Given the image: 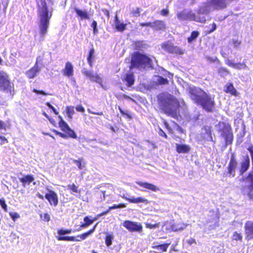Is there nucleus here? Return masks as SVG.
<instances>
[{"instance_id":"20","label":"nucleus","mask_w":253,"mask_h":253,"mask_svg":"<svg viewBox=\"0 0 253 253\" xmlns=\"http://www.w3.org/2000/svg\"><path fill=\"white\" fill-rule=\"evenodd\" d=\"M187 226V224L181 221L173 222L170 225V228L173 232H178L184 230Z\"/></svg>"},{"instance_id":"6","label":"nucleus","mask_w":253,"mask_h":253,"mask_svg":"<svg viewBox=\"0 0 253 253\" xmlns=\"http://www.w3.org/2000/svg\"><path fill=\"white\" fill-rule=\"evenodd\" d=\"M219 127L218 132L221 133V136L223 137L226 145L232 143L234 135L231 125L225 122H219L218 123Z\"/></svg>"},{"instance_id":"4","label":"nucleus","mask_w":253,"mask_h":253,"mask_svg":"<svg viewBox=\"0 0 253 253\" xmlns=\"http://www.w3.org/2000/svg\"><path fill=\"white\" fill-rule=\"evenodd\" d=\"M131 68L145 69L152 67V59L146 55L134 52L131 55Z\"/></svg>"},{"instance_id":"15","label":"nucleus","mask_w":253,"mask_h":253,"mask_svg":"<svg viewBox=\"0 0 253 253\" xmlns=\"http://www.w3.org/2000/svg\"><path fill=\"white\" fill-rule=\"evenodd\" d=\"M48 192L45 194V198L47 200L50 206L56 207L58 204L57 194L53 191L48 189Z\"/></svg>"},{"instance_id":"44","label":"nucleus","mask_w":253,"mask_h":253,"mask_svg":"<svg viewBox=\"0 0 253 253\" xmlns=\"http://www.w3.org/2000/svg\"><path fill=\"white\" fill-rule=\"evenodd\" d=\"M83 74L86 77H88L91 81L93 82L94 80V76H95V74H93L91 72L85 71L83 72Z\"/></svg>"},{"instance_id":"25","label":"nucleus","mask_w":253,"mask_h":253,"mask_svg":"<svg viewBox=\"0 0 253 253\" xmlns=\"http://www.w3.org/2000/svg\"><path fill=\"white\" fill-rule=\"evenodd\" d=\"M226 64L228 66L237 70H241L247 68V66L245 62L242 63H234L230 60H227L226 61Z\"/></svg>"},{"instance_id":"49","label":"nucleus","mask_w":253,"mask_h":253,"mask_svg":"<svg viewBox=\"0 0 253 253\" xmlns=\"http://www.w3.org/2000/svg\"><path fill=\"white\" fill-rule=\"evenodd\" d=\"M9 215L13 221H16V219L20 218V215L16 212H11Z\"/></svg>"},{"instance_id":"58","label":"nucleus","mask_w":253,"mask_h":253,"mask_svg":"<svg viewBox=\"0 0 253 253\" xmlns=\"http://www.w3.org/2000/svg\"><path fill=\"white\" fill-rule=\"evenodd\" d=\"M9 126L6 125L4 122L0 120V130L4 129L6 130L7 128Z\"/></svg>"},{"instance_id":"60","label":"nucleus","mask_w":253,"mask_h":253,"mask_svg":"<svg viewBox=\"0 0 253 253\" xmlns=\"http://www.w3.org/2000/svg\"><path fill=\"white\" fill-rule=\"evenodd\" d=\"M119 110L121 113L122 115H126L127 118H128L129 119H132V116H131L130 113H125L120 107H119Z\"/></svg>"},{"instance_id":"31","label":"nucleus","mask_w":253,"mask_h":253,"mask_svg":"<svg viewBox=\"0 0 253 253\" xmlns=\"http://www.w3.org/2000/svg\"><path fill=\"white\" fill-rule=\"evenodd\" d=\"M244 179L248 184L249 190H253V172H249Z\"/></svg>"},{"instance_id":"61","label":"nucleus","mask_w":253,"mask_h":253,"mask_svg":"<svg viewBox=\"0 0 253 253\" xmlns=\"http://www.w3.org/2000/svg\"><path fill=\"white\" fill-rule=\"evenodd\" d=\"M77 111L83 113L85 111L84 107L82 105H79L76 107Z\"/></svg>"},{"instance_id":"57","label":"nucleus","mask_w":253,"mask_h":253,"mask_svg":"<svg viewBox=\"0 0 253 253\" xmlns=\"http://www.w3.org/2000/svg\"><path fill=\"white\" fill-rule=\"evenodd\" d=\"M45 105L51 109L55 115H58L59 112L55 109V108L48 102L45 103Z\"/></svg>"},{"instance_id":"56","label":"nucleus","mask_w":253,"mask_h":253,"mask_svg":"<svg viewBox=\"0 0 253 253\" xmlns=\"http://www.w3.org/2000/svg\"><path fill=\"white\" fill-rule=\"evenodd\" d=\"M82 159L79 160H74L73 161V163L76 164L80 169H83L82 166Z\"/></svg>"},{"instance_id":"45","label":"nucleus","mask_w":253,"mask_h":253,"mask_svg":"<svg viewBox=\"0 0 253 253\" xmlns=\"http://www.w3.org/2000/svg\"><path fill=\"white\" fill-rule=\"evenodd\" d=\"M41 219L45 222H48L50 220V217L48 213H44L40 215Z\"/></svg>"},{"instance_id":"40","label":"nucleus","mask_w":253,"mask_h":253,"mask_svg":"<svg viewBox=\"0 0 253 253\" xmlns=\"http://www.w3.org/2000/svg\"><path fill=\"white\" fill-rule=\"evenodd\" d=\"M114 236L112 234H107L105 237V244L107 246L109 247L112 244Z\"/></svg>"},{"instance_id":"18","label":"nucleus","mask_w":253,"mask_h":253,"mask_svg":"<svg viewBox=\"0 0 253 253\" xmlns=\"http://www.w3.org/2000/svg\"><path fill=\"white\" fill-rule=\"evenodd\" d=\"M152 28L155 31H164L167 29V26L163 20H156L152 22Z\"/></svg>"},{"instance_id":"47","label":"nucleus","mask_w":253,"mask_h":253,"mask_svg":"<svg viewBox=\"0 0 253 253\" xmlns=\"http://www.w3.org/2000/svg\"><path fill=\"white\" fill-rule=\"evenodd\" d=\"M145 227L147 228H149L150 229H154L157 227H159V223H156L155 224H151L149 223H145Z\"/></svg>"},{"instance_id":"51","label":"nucleus","mask_w":253,"mask_h":253,"mask_svg":"<svg viewBox=\"0 0 253 253\" xmlns=\"http://www.w3.org/2000/svg\"><path fill=\"white\" fill-rule=\"evenodd\" d=\"M93 82L99 84L102 87L103 86L102 78L98 75L95 74V76H94V80Z\"/></svg>"},{"instance_id":"41","label":"nucleus","mask_w":253,"mask_h":253,"mask_svg":"<svg viewBox=\"0 0 253 253\" xmlns=\"http://www.w3.org/2000/svg\"><path fill=\"white\" fill-rule=\"evenodd\" d=\"M217 73L221 77H224L229 74V71L224 67H220L217 70Z\"/></svg>"},{"instance_id":"27","label":"nucleus","mask_w":253,"mask_h":253,"mask_svg":"<svg viewBox=\"0 0 253 253\" xmlns=\"http://www.w3.org/2000/svg\"><path fill=\"white\" fill-rule=\"evenodd\" d=\"M175 147L176 152L179 154L188 153L191 149L190 147L187 144H176Z\"/></svg>"},{"instance_id":"38","label":"nucleus","mask_w":253,"mask_h":253,"mask_svg":"<svg viewBox=\"0 0 253 253\" xmlns=\"http://www.w3.org/2000/svg\"><path fill=\"white\" fill-rule=\"evenodd\" d=\"M68 189L70 190L71 193H76L78 194L81 193V190L78 189V187L75 184H69L68 185Z\"/></svg>"},{"instance_id":"13","label":"nucleus","mask_w":253,"mask_h":253,"mask_svg":"<svg viewBox=\"0 0 253 253\" xmlns=\"http://www.w3.org/2000/svg\"><path fill=\"white\" fill-rule=\"evenodd\" d=\"M123 226L131 232H140L142 230V225L136 222H133L130 220H125L123 222Z\"/></svg>"},{"instance_id":"63","label":"nucleus","mask_w":253,"mask_h":253,"mask_svg":"<svg viewBox=\"0 0 253 253\" xmlns=\"http://www.w3.org/2000/svg\"><path fill=\"white\" fill-rule=\"evenodd\" d=\"M43 59V54L41 55H39L36 59V61L35 63H37V66H39V63L42 62Z\"/></svg>"},{"instance_id":"14","label":"nucleus","mask_w":253,"mask_h":253,"mask_svg":"<svg viewBox=\"0 0 253 253\" xmlns=\"http://www.w3.org/2000/svg\"><path fill=\"white\" fill-rule=\"evenodd\" d=\"M245 239L247 241L253 240V221L248 220L244 225Z\"/></svg>"},{"instance_id":"11","label":"nucleus","mask_w":253,"mask_h":253,"mask_svg":"<svg viewBox=\"0 0 253 253\" xmlns=\"http://www.w3.org/2000/svg\"><path fill=\"white\" fill-rule=\"evenodd\" d=\"M213 129L211 126L205 125L201 128L200 137L202 140L208 142H213Z\"/></svg>"},{"instance_id":"21","label":"nucleus","mask_w":253,"mask_h":253,"mask_svg":"<svg viewBox=\"0 0 253 253\" xmlns=\"http://www.w3.org/2000/svg\"><path fill=\"white\" fill-rule=\"evenodd\" d=\"M40 70L41 68L37 66V63H35L33 67L26 72L25 74L28 79H32L36 76Z\"/></svg>"},{"instance_id":"53","label":"nucleus","mask_w":253,"mask_h":253,"mask_svg":"<svg viewBox=\"0 0 253 253\" xmlns=\"http://www.w3.org/2000/svg\"><path fill=\"white\" fill-rule=\"evenodd\" d=\"M158 133L159 135L163 137H164L166 139L168 138V136L167 134L165 132V131L160 127H158Z\"/></svg>"},{"instance_id":"64","label":"nucleus","mask_w":253,"mask_h":253,"mask_svg":"<svg viewBox=\"0 0 253 253\" xmlns=\"http://www.w3.org/2000/svg\"><path fill=\"white\" fill-rule=\"evenodd\" d=\"M160 13L162 16H166L169 14V10L168 8L163 9L161 10Z\"/></svg>"},{"instance_id":"28","label":"nucleus","mask_w":253,"mask_h":253,"mask_svg":"<svg viewBox=\"0 0 253 253\" xmlns=\"http://www.w3.org/2000/svg\"><path fill=\"white\" fill-rule=\"evenodd\" d=\"M126 204H125V203H120L118 205H114L111 207H109V208L107 210H106V211H103L102 212H101L100 213L98 214L97 215V217H100L104 215H106L111 210H114V209H119V208H126Z\"/></svg>"},{"instance_id":"30","label":"nucleus","mask_w":253,"mask_h":253,"mask_svg":"<svg viewBox=\"0 0 253 253\" xmlns=\"http://www.w3.org/2000/svg\"><path fill=\"white\" fill-rule=\"evenodd\" d=\"M126 82V85L128 87L132 85L134 83V76L133 73L127 74L123 80Z\"/></svg>"},{"instance_id":"37","label":"nucleus","mask_w":253,"mask_h":253,"mask_svg":"<svg viewBox=\"0 0 253 253\" xmlns=\"http://www.w3.org/2000/svg\"><path fill=\"white\" fill-rule=\"evenodd\" d=\"M66 112L68 118L72 119L75 113L74 107L73 106H67L66 107Z\"/></svg>"},{"instance_id":"32","label":"nucleus","mask_w":253,"mask_h":253,"mask_svg":"<svg viewBox=\"0 0 253 253\" xmlns=\"http://www.w3.org/2000/svg\"><path fill=\"white\" fill-rule=\"evenodd\" d=\"M97 218V217H95L91 219L90 218V216H87L84 217V222L81 224L80 228H83L88 226L89 225L91 224L95 220H96Z\"/></svg>"},{"instance_id":"50","label":"nucleus","mask_w":253,"mask_h":253,"mask_svg":"<svg viewBox=\"0 0 253 253\" xmlns=\"http://www.w3.org/2000/svg\"><path fill=\"white\" fill-rule=\"evenodd\" d=\"M172 123L174 124L176 130H177L179 133H183L184 132V129L177 123L174 121H172Z\"/></svg>"},{"instance_id":"62","label":"nucleus","mask_w":253,"mask_h":253,"mask_svg":"<svg viewBox=\"0 0 253 253\" xmlns=\"http://www.w3.org/2000/svg\"><path fill=\"white\" fill-rule=\"evenodd\" d=\"M139 25L141 27H150L152 28V22H145V23H140Z\"/></svg>"},{"instance_id":"39","label":"nucleus","mask_w":253,"mask_h":253,"mask_svg":"<svg viewBox=\"0 0 253 253\" xmlns=\"http://www.w3.org/2000/svg\"><path fill=\"white\" fill-rule=\"evenodd\" d=\"M232 240L236 241H242L243 240L242 233H239L237 231L234 232L232 236Z\"/></svg>"},{"instance_id":"34","label":"nucleus","mask_w":253,"mask_h":253,"mask_svg":"<svg viewBox=\"0 0 253 253\" xmlns=\"http://www.w3.org/2000/svg\"><path fill=\"white\" fill-rule=\"evenodd\" d=\"M169 245V244L165 243L160 245H154L152 246V248L154 249L158 250L161 251V252H165L167 251V249Z\"/></svg>"},{"instance_id":"55","label":"nucleus","mask_w":253,"mask_h":253,"mask_svg":"<svg viewBox=\"0 0 253 253\" xmlns=\"http://www.w3.org/2000/svg\"><path fill=\"white\" fill-rule=\"evenodd\" d=\"M0 205L5 211H7V206L4 199H0Z\"/></svg>"},{"instance_id":"54","label":"nucleus","mask_w":253,"mask_h":253,"mask_svg":"<svg viewBox=\"0 0 253 253\" xmlns=\"http://www.w3.org/2000/svg\"><path fill=\"white\" fill-rule=\"evenodd\" d=\"M97 23L96 21L93 20L91 24V27L93 28V34H96L98 33V29L97 28Z\"/></svg>"},{"instance_id":"52","label":"nucleus","mask_w":253,"mask_h":253,"mask_svg":"<svg viewBox=\"0 0 253 253\" xmlns=\"http://www.w3.org/2000/svg\"><path fill=\"white\" fill-rule=\"evenodd\" d=\"M247 150L250 152L251 154V157L252 159V171L251 172H253V145H250L248 148Z\"/></svg>"},{"instance_id":"46","label":"nucleus","mask_w":253,"mask_h":253,"mask_svg":"<svg viewBox=\"0 0 253 253\" xmlns=\"http://www.w3.org/2000/svg\"><path fill=\"white\" fill-rule=\"evenodd\" d=\"M142 10L139 7H137L135 9L132 10L131 14L134 17H139L140 15V12Z\"/></svg>"},{"instance_id":"5","label":"nucleus","mask_w":253,"mask_h":253,"mask_svg":"<svg viewBox=\"0 0 253 253\" xmlns=\"http://www.w3.org/2000/svg\"><path fill=\"white\" fill-rule=\"evenodd\" d=\"M58 118L59 119L58 123L59 126L60 128V129L63 131L64 133L54 129L52 130V131L55 134L59 135L60 137L63 138L70 137L76 139L77 138V135L75 131L69 127L68 125L63 120L61 116H58Z\"/></svg>"},{"instance_id":"26","label":"nucleus","mask_w":253,"mask_h":253,"mask_svg":"<svg viewBox=\"0 0 253 253\" xmlns=\"http://www.w3.org/2000/svg\"><path fill=\"white\" fill-rule=\"evenodd\" d=\"M114 22L115 28L117 31L123 32L126 30V24L120 22L117 15L114 17Z\"/></svg>"},{"instance_id":"42","label":"nucleus","mask_w":253,"mask_h":253,"mask_svg":"<svg viewBox=\"0 0 253 253\" xmlns=\"http://www.w3.org/2000/svg\"><path fill=\"white\" fill-rule=\"evenodd\" d=\"M157 83L160 85H165L169 84V81L167 78H165L161 76H158L157 80Z\"/></svg>"},{"instance_id":"2","label":"nucleus","mask_w":253,"mask_h":253,"mask_svg":"<svg viewBox=\"0 0 253 253\" xmlns=\"http://www.w3.org/2000/svg\"><path fill=\"white\" fill-rule=\"evenodd\" d=\"M190 97L197 105L207 112L213 111L215 106L214 98L200 87H190L188 90Z\"/></svg>"},{"instance_id":"8","label":"nucleus","mask_w":253,"mask_h":253,"mask_svg":"<svg viewBox=\"0 0 253 253\" xmlns=\"http://www.w3.org/2000/svg\"><path fill=\"white\" fill-rule=\"evenodd\" d=\"M176 15L177 18L180 21H194L200 23L206 22L205 18L196 17L195 14L192 11L182 10L178 12Z\"/></svg>"},{"instance_id":"48","label":"nucleus","mask_w":253,"mask_h":253,"mask_svg":"<svg viewBox=\"0 0 253 253\" xmlns=\"http://www.w3.org/2000/svg\"><path fill=\"white\" fill-rule=\"evenodd\" d=\"M163 124L166 128L168 129V132L170 134H173L174 131L173 129L171 128V127L169 126V123L165 120H163Z\"/></svg>"},{"instance_id":"23","label":"nucleus","mask_w":253,"mask_h":253,"mask_svg":"<svg viewBox=\"0 0 253 253\" xmlns=\"http://www.w3.org/2000/svg\"><path fill=\"white\" fill-rule=\"evenodd\" d=\"M250 165V158L247 155L245 157L244 161L240 164V168L239 169L240 174L242 175L246 171H247L249 169Z\"/></svg>"},{"instance_id":"29","label":"nucleus","mask_w":253,"mask_h":253,"mask_svg":"<svg viewBox=\"0 0 253 253\" xmlns=\"http://www.w3.org/2000/svg\"><path fill=\"white\" fill-rule=\"evenodd\" d=\"M77 16L80 17L81 20L89 19V15L88 12L85 10H82L78 8H75Z\"/></svg>"},{"instance_id":"7","label":"nucleus","mask_w":253,"mask_h":253,"mask_svg":"<svg viewBox=\"0 0 253 253\" xmlns=\"http://www.w3.org/2000/svg\"><path fill=\"white\" fill-rule=\"evenodd\" d=\"M237 164L235 155L234 153H232L227 167V171L222 173V180H226L227 178H233L235 176Z\"/></svg>"},{"instance_id":"16","label":"nucleus","mask_w":253,"mask_h":253,"mask_svg":"<svg viewBox=\"0 0 253 253\" xmlns=\"http://www.w3.org/2000/svg\"><path fill=\"white\" fill-rule=\"evenodd\" d=\"M34 175L30 174H24L22 177L19 178V181L24 187L30 185L31 183H33L34 185H36V183L34 181Z\"/></svg>"},{"instance_id":"22","label":"nucleus","mask_w":253,"mask_h":253,"mask_svg":"<svg viewBox=\"0 0 253 253\" xmlns=\"http://www.w3.org/2000/svg\"><path fill=\"white\" fill-rule=\"evenodd\" d=\"M64 76L70 78L74 75V67L72 64L70 62H67L65 64V68L62 70Z\"/></svg>"},{"instance_id":"59","label":"nucleus","mask_w":253,"mask_h":253,"mask_svg":"<svg viewBox=\"0 0 253 253\" xmlns=\"http://www.w3.org/2000/svg\"><path fill=\"white\" fill-rule=\"evenodd\" d=\"M33 91L35 93H36L37 94H42L43 95H49V93L45 92L43 90H38L37 89H33Z\"/></svg>"},{"instance_id":"19","label":"nucleus","mask_w":253,"mask_h":253,"mask_svg":"<svg viewBox=\"0 0 253 253\" xmlns=\"http://www.w3.org/2000/svg\"><path fill=\"white\" fill-rule=\"evenodd\" d=\"M136 183L139 186L149 191L156 192L159 190V188L156 185L147 182L139 181H136Z\"/></svg>"},{"instance_id":"3","label":"nucleus","mask_w":253,"mask_h":253,"mask_svg":"<svg viewBox=\"0 0 253 253\" xmlns=\"http://www.w3.org/2000/svg\"><path fill=\"white\" fill-rule=\"evenodd\" d=\"M39 18V33L43 40L47 33L50 18L52 15V11L48 9L45 0H36Z\"/></svg>"},{"instance_id":"36","label":"nucleus","mask_w":253,"mask_h":253,"mask_svg":"<svg viewBox=\"0 0 253 253\" xmlns=\"http://www.w3.org/2000/svg\"><path fill=\"white\" fill-rule=\"evenodd\" d=\"M200 33L197 31H192L190 36L187 38V42L188 43H191L193 41H195L199 36Z\"/></svg>"},{"instance_id":"33","label":"nucleus","mask_w":253,"mask_h":253,"mask_svg":"<svg viewBox=\"0 0 253 253\" xmlns=\"http://www.w3.org/2000/svg\"><path fill=\"white\" fill-rule=\"evenodd\" d=\"M95 50L93 47L91 48L89 51L88 55L87 58V62L90 67H92L93 61L95 58Z\"/></svg>"},{"instance_id":"12","label":"nucleus","mask_w":253,"mask_h":253,"mask_svg":"<svg viewBox=\"0 0 253 253\" xmlns=\"http://www.w3.org/2000/svg\"><path fill=\"white\" fill-rule=\"evenodd\" d=\"M161 47L163 49L169 53L177 55H182L184 53V51L181 48L177 46L174 45L169 41L162 43Z\"/></svg>"},{"instance_id":"24","label":"nucleus","mask_w":253,"mask_h":253,"mask_svg":"<svg viewBox=\"0 0 253 253\" xmlns=\"http://www.w3.org/2000/svg\"><path fill=\"white\" fill-rule=\"evenodd\" d=\"M123 198L130 203L138 204L142 203L145 204H148L149 203V201L147 199L142 197H138L137 198H127L126 197L123 196Z\"/></svg>"},{"instance_id":"17","label":"nucleus","mask_w":253,"mask_h":253,"mask_svg":"<svg viewBox=\"0 0 253 253\" xmlns=\"http://www.w3.org/2000/svg\"><path fill=\"white\" fill-rule=\"evenodd\" d=\"M223 91L225 93L235 97H237L239 95L232 83H227L223 87Z\"/></svg>"},{"instance_id":"43","label":"nucleus","mask_w":253,"mask_h":253,"mask_svg":"<svg viewBox=\"0 0 253 253\" xmlns=\"http://www.w3.org/2000/svg\"><path fill=\"white\" fill-rule=\"evenodd\" d=\"M245 187H243L242 188V192L243 195H247L251 201H253V190H249V191L247 193L245 191Z\"/></svg>"},{"instance_id":"10","label":"nucleus","mask_w":253,"mask_h":253,"mask_svg":"<svg viewBox=\"0 0 253 253\" xmlns=\"http://www.w3.org/2000/svg\"><path fill=\"white\" fill-rule=\"evenodd\" d=\"M96 225H95L92 229L81 235H78L77 237L74 236H57L56 238L58 241L80 242L82 240H84L88 236L92 234L94 231Z\"/></svg>"},{"instance_id":"1","label":"nucleus","mask_w":253,"mask_h":253,"mask_svg":"<svg viewBox=\"0 0 253 253\" xmlns=\"http://www.w3.org/2000/svg\"><path fill=\"white\" fill-rule=\"evenodd\" d=\"M157 101L160 109L168 116L177 119L180 107L178 100L173 95L161 93L157 96Z\"/></svg>"},{"instance_id":"9","label":"nucleus","mask_w":253,"mask_h":253,"mask_svg":"<svg viewBox=\"0 0 253 253\" xmlns=\"http://www.w3.org/2000/svg\"><path fill=\"white\" fill-rule=\"evenodd\" d=\"M0 90L6 91L10 94L14 91V84L11 83L6 74L0 73Z\"/></svg>"},{"instance_id":"35","label":"nucleus","mask_w":253,"mask_h":253,"mask_svg":"<svg viewBox=\"0 0 253 253\" xmlns=\"http://www.w3.org/2000/svg\"><path fill=\"white\" fill-rule=\"evenodd\" d=\"M133 48L135 50H140L145 46L143 41H137L133 43Z\"/></svg>"}]
</instances>
